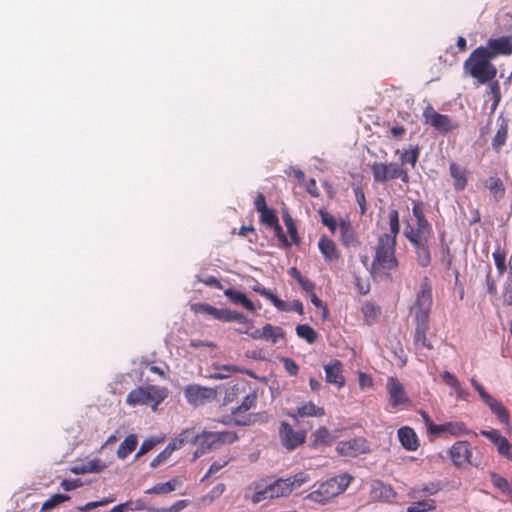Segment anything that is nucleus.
<instances>
[{
    "label": "nucleus",
    "instance_id": "obj_55",
    "mask_svg": "<svg viewBox=\"0 0 512 512\" xmlns=\"http://www.w3.org/2000/svg\"><path fill=\"white\" fill-rule=\"evenodd\" d=\"M193 311L197 313L207 314L216 319V314L218 311V308L207 304V303H197L192 306Z\"/></svg>",
    "mask_w": 512,
    "mask_h": 512
},
{
    "label": "nucleus",
    "instance_id": "obj_59",
    "mask_svg": "<svg viewBox=\"0 0 512 512\" xmlns=\"http://www.w3.org/2000/svg\"><path fill=\"white\" fill-rule=\"evenodd\" d=\"M481 434L488 438L497 447L502 443L503 440L507 439L506 437L502 436L501 433L496 429L489 431L483 430L481 431Z\"/></svg>",
    "mask_w": 512,
    "mask_h": 512
},
{
    "label": "nucleus",
    "instance_id": "obj_50",
    "mask_svg": "<svg viewBox=\"0 0 512 512\" xmlns=\"http://www.w3.org/2000/svg\"><path fill=\"white\" fill-rule=\"evenodd\" d=\"M69 499H70L69 495H66V494H54V495H52L48 500H46L42 504V508L41 509L43 511L50 510V509L56 507L57 505L65 502V501H68Z\"/></svg>",
    "mask_w": 512,
    "mask_h": 512
},
{
    "label": "nucleus",
    "instance_id": "obj_15",
    "mask_svg": "<svg viewBox=\"0 0 512 512\" xmlns=\"http://www.w3.org/2000/svg\"><path fill=\"white\" fill-rule=\"evenodd\" d=\"M492 59L503 55L510 56L512 54V37L502 36L499 38H491L487 41L486 45L483 46Z\"/></svg>",
    "mask_w": 512,
    "mask_h": 512
},
{
    "label": "nucleus",
    "instance_id": "obj_18",
    "mask_svg": "<svg viewBox=\"0 0 512 512\" xmlns=\"http://www.w3.org/2000/svg\"><path fill=\"white\" fill-rule=\"evenodd\" d=\"M429 322L430 320H424V319H421V320H415V331H414V336H413V343H414V346L416 347V349H427V350H432L433 349V345L432 343L429 341V339L427 338V333L429 331Z\"/></svg>",
    "mask_w": 512,
    "mask_h": 512
},
{
    "label": "nucleus",
    "instance_id": "obj_32",
    "mask_svg": "<svg viewBox=\"0 0 512 512\" xmlns=\"http://www.w3.org/2000/svg\"><path fill=\"white\" fill-rule=\"evenodd\" d=\"M332 441V436L330 431L325 426H320L315 432L311 435V445L312 447L318 446H327L330 445Z\"/></svg>",
    "mask_w": 512,
    "mask_h": 512
},
{
    "label": "nucleus",
    "instance_id": "obj_53",
    "mask_svg": "<svg viewBox=\"0 0 512 512\" xmlns=\"http://www.w3.org/2000/svg\"><path fill=\"white\" fill-rule=\"evenodd\" d=\"M310 480V477L308 474L304 472H299L289 478H285V481L289 484H291V492L294 488H298L308 482Z\"/></svg>",
    "mask_w": 512,
    "mask_h": 512
},
{
    "label": "nucleus",
    "instance_id": "obj_58",
    "mask_svg": "<svg viewBox=\"0 0 512 512\" xmlns=\"http://www.w3.org/2000/svg\"><path fill=\"white\" fill-rule=\"evenodd\" d=\"M189 505V500H178L169 507L155 509V512H180Z\"/></svg>",
    "mask_w": 512,
    "mask_h": 512
},
{
    "label": "nucleus",
    "instance_id": "obj_47",
    "mask_svg": "<svg viewBox=\"0 0 512 512\" xmlns=\"http://www.w3.org/2000/svg\"><path fill=\"white\" fill-rule=\"evenodd\" d=\"M296 333L298 337L306 340L309 344L314 343L317 340L316 331L308 324H299L296 327Z\"/></svg>",
    "mask_w": 512,
    "mask_h": 512
},
{
    "label": "nucleus",
    "instance_id": "obj_6",
    "mask_svg": "<svg viewBox=\"0 0 512 512\" xmlns=\"http://www.w3.org/2000/svg\"><path fill=\"white\" fill-rule=\"evenodd\" d=\"M433 304L432 297V284L430 279L425 276L420 283L419 289L416 293L414 303V319L415 320H430V312Z\"/></svg>",
    "mask_w": 512,
    "mask_h": 512
},
{
    "label": "nucleus",
    "instance_id": "obj_33",
    "mask_svg": "<svg viewBox=\"0 0 512 512\" xmlns=\"http://www.w3.org/2000/svg\"><path fill=\"white\" fill-rule=\"evenodd\" d=\"M361 312L363 314L365 323L371 326L377 322L379 316L381 315V308L378 305L366 302L362 306Z\"/></svg>",
    "mask_w": 512,
    "mask_h": 512
},
{
    "label": "nucleus",
    "instance_id": "obj_25",
    "mask_svg": "<svg viewBox=\"0 0 512 512\" xmlns=\"http://www.w3.org/2000/svg\"><path fill=\"white\" fill-rule=\"evenodd\" d=\"M289 415L298 422L299 418L323 417L325 415V409L315 405L312 401H308L299 406L295 413H291Z\"/></svg>",
    "mask_w": 512,
    "mask_h": 512
},
{
    "label": "nucleus",
    "instance_id": "obj_36",
    "mask_svg": "<svg viewBox=\"0 0 512 512\" xmlns=\"http://www.w3.org/2000/svg\"><path fill=\"white\" fill-rule=\"evenodd\" d=\"M268 485L271 490V495L274 499L286 497L291 493V484L287 483L284 478H279Z\"/></svg>",
    "mask_w": 512,
    "mask_h": 512
},
{
    "label": "nucleus",
    "instance_id": "obj_61",
    "mask_svg": "<svg viewBox=\"0 0 512 512\" xmlns=\"http://www.w3.org/2000/svg\"><path fill=\"white\" fill-rule=\"evenodd\" d=\"M230 459L228 460H224V461H215L213 462L207 473L204 475V477L201 479V481H205L206 479H208L211 475L217 473L218 471H220L223 467H225L228 463H229Z\"/></svg>",
    "mask_w": 512,
    "mask_h": 512
},
{
    "label": "nucleus",
    "instance_id": "obj_62",
    "mask_svg": "<svg viewBox=\"0 0 512 512\" xmlns=\"http://www.w3.org/2000/svg\"><path fill=\"white\" fill-rule=\"evenodd\" d=\"M281 362H282L285 370L291 376H296L298 374L299 367H298L297 363L293 359L288 358V357H282L281 358Z\"/></svg>",
    "mask_w": 512,
    "mask_h": 512
},
{
    "label": "nucleus",
    "instance_id": "obj_27",
    "mask_svg": "<svg viewBox=\"0 0 512 512\" xmlns=\"http://www.w3.org/2000/svg\"><path fill=\"white\" fill-rule=\"evenodd\" d=\"M252 490V488H249ZM245 497L250 499L252 503L258 504L265 500L274 499L271 495V490L268 484H264L263 482L254 483L253 493L249 495L246 493Z\"/></svg>",
    "mask_w": 512,
    "mask_h": 512
},
{
    "label": "nucleus",
    "instance_id": "obj_37",
    "mask_svg": "<svg viewBox=\"0 0 512 512\" xmlns=\"http://www.w3.org/2000/svg\"><path fill=\"white\" fill-rule=\"evenodd\" d=\"M137 444V437L134 434L128 435L120 444L117 450V457L119 459H125L130 453H132L136 449Z\"/></svg>",
    "mask_w": 512,
    "mask_h": 512
},
{
    "label": "nucleus",
    "instance_id": "obj_60",
    "mask_svg": "<svg viewBox=\"0 0 512 512\" xmlns=\"http://www.w3.org/2000/svg\"><path fill=\"white\" fill-rule=\"evenodd\" d=\"M112 501H113V499H106L105 498V499H102V500H99V501L88 502L85 505L77 506V510H79L81 512H86V511L95 509V508L100 507V506H106L107 504H109Z\"/></svg>",
    "mask_w": 512,
    "mask_h": 512
},
{
    "label": "nucleus",
    "instance_id": "obj_43",
    "mask_svg": "<svg viewBox=\"0 0 512 512\" xmlns=\"http://www.w3.org/2000/svg\"><path fill=\"white\" fill-rule=\"evenodd\" d=\"M263 339L271 341L273 344H276L280 339L284 338V332L282 328L275 327L271 324H266L262 328Z\"/></svg>",
    "mask_w": 512,
    "mask_h": 512
},
{
    "label": "nucleus",
    "instance_id": "obj_46",
    "mask_svg": "<svg viewBox=\"0 0 512 512\" xmlns=\"http://www.w3.org/2000/svg\"><path fill=\"white\" fill-rule=\"evenodd\" d=\"M435 509L436 501L428 499L413 503L407 508V512H433Z\"/></svg>",
    "mask_w": 512,
    "mask_h": 512
},
{
    "label": "nucleus",
    "instance_id": "obj_23",
    "mask_svg": "<svg viewBox=\"0 0 512 512\" xmlns=\"http://www.w3.org/2000/svg\"><path fill=\"white\" fill-rule=\"evenodd\" d=\"M318 247L326 262L337 261L341 257L335 242L327 236L320 237Z\"/></svg>",
    "mask_w": 512,
    "mask_h": 512
},
{
    "label": "nucleus",
    "instance_id": "obj_42",
    "mask_svg": "<svg viewBox=\"0 0 512 512\" xmlns=\"http://www.w3.org/2000/svg\"><path fill=\"white\" fill-rule=\"evenodd\" d=\"M257 401V393L255 391H251L247 393L241 402V404L231 410V413L233 415L245 413L246 411L250 410L252 407L256 405Z\"/></svg>",
    "mask_w": 512,
    "mask_h": 512
},
{
    "label": "nucleus",
    "instance_id": "obj_40",
    "mask_svg": "<svg viewBox=\"0 0 512 512\" xmlns=\"http://www.w3.org/2000/svg\"><path fill=\"white\" fill-rule=\"evenodd\" d=\"M441 490L440 482H429L422 484L421 486L415 487L412 490V495L414 497H423L434 495Z\"/></svg>",
    "mask_w": 512,
    "mask_h": 512
},
{
    "label": "nucleus",
    "instance_id": "obj_44",
    "mask_svg": "<svg viewBox=\"0 0 512 512\" xmlns=\"http://www.w3.org/2000/svg\"><path fill=\"white\" fill-rule=\"evenodd\" d=\"M446 433L458 437L469 434V429L462 421H451L445 423Z\"/></svg>",
    "mask_w": 512,
    "mask_h": 512
},
{
    "label": "nucleus",
    "instance_id": "obj_39",
    "mask_svg": "<svg viewBox=\"0 0 512 512\" xmlns=\"http://www.w3.org/2000/svg\"><path fill=\"white\" fill-rule=\"evenodd\" d=\"M508 138V124L502 121L495 136L492 139V148L499 152L501 148L506 144Z\"/></svg>",
    "mask_w": 512,
    "mask_h": 512
},
{
    "label": "nucleus",
    "instance_id": "obj_10",
    "mask_svg": "<svg viewBox=\"0 0 512 512\" xmlns=\"http://www.w3.org/2000/svg\"><path fill=\"white\" fill-rule=\"evenodd\" d=\"M281 445L288 451H293L306 441L305 430H295L288 422L282 421L278 429Z\"/></svg>",
    "mask_w": 512,
    "mask_h": 512
},
{
    "label": "nucleus",
    "instance_id": "obj_22",
    "mask_svg": "<svg viewBox=\"0 0 512 512\" xmlns=\"http://www.w3.org/2000/svg\"><path fill=\"white\" fill-rule=\"evenodd\" d=\"M216 319L222 322H238L240 324L247 325L248 327L246 330H238L240 333H248L249 328L252 326L251 320H249L245 315L229 309L218 308Z\"/></svg>",
    "mask_w": 512,
    "mask_h": 512
},
{
    "label": "nucleus",
    "instance_id": "obj_54",
    "mask_svg": "<svg viewBox=\"0 0 512 512\" xmlns=\"http://www.w3.org/2000/svg\"><path fill=\"white\" fill-rule=\"evenodd\" d=\"M260 221L264 225L271 227L272 225L277 224L278 216L273 209L267 208L260 212Z\"/></svg>",
    "mask_w": 512,
    "mask_h": 512
},
{
    "label": "nucleus",
    "instance_id": "obj_26",
    "mask_svg": "<svg viewBox=\"0 0 512 512\" xmlns=\"http://www.w3.org/2000/svg\"><path fill=\"white\" fill-rule=\"evenodd\" d=\"M340 228V241L343 246L356 247L359 245V241L353 226L349 220H341L339 223Z\"/></svg>",
    "mask_w": 512,
    "mask_h": 512
},
{
    "label": "nucleus",
    "instance_id": "obj_7",
    "mask_svg": "<svg viewBox=\"0 0 512 512\" xmlns=\"http://www.w3.org/2000/svg\"><path fill=\"white\" fill-rule=\"evenodd\" d=\"M425 205L422 201H412V214L415 223L407 222L404 229V235L432 234V227L425 216Z\"/></svg>",
    "mask_w": 512,
    "mask_h": 512
},
{
    "label": "nucleus",
    "instance_id": "obj_9",
    "mask_svg": "<svg viewBox=\"0 0 512 512\" xmlns=\"http://www.w3.org/2000/svg\"><path fill=\"white\" fill-rule=\"evenodd\" d=\"M423 117L426 124L431 125L441 134H447L459 127V124L450 116L436 112L431 106L425 108L423 111Z\"/></svg>",
    "mask_w": 512,
    "mask_h": 512
},
{
    "label": "nucleus",
    "instance_id": "obj_3",
    "mask_svg": "<svg viewBox=\"0 0 512 512\" xmlns=\"http://www.w3.org/2000/svg\"><path fill=\"white\" fill-rule=\"evenodd\" d=\"M352 479L353 477L347 473L332 477L323 482L316 490L310 492L306 496V499L311 502L325 504L332 498L343 493Z\"/></svg>",
    "mask_w": 512,
    "mask_h": 512
},
{
    "label": "nucleus",
    "instance_id": "obj_35",
    "mask_svg": "<svg viewBox=\"0 0 512 512\" xmlns=\"http://www.w3.org/2000/svg\"><path fill=\"white\" fill-rule=\"evenodd\" d=\"M487 188L489 189L491 195L495 199V201H500L505 197V186L503 181L497 177L493 176L488 179Z\"/></svg>",
    "mask_w": 512,
    "mask_h": 512
},
{
    "label": "nucleus",
    "instance_id": "obj_41",
    "mask_svg": "<svg viewBox=\"0 0 512 512\" xmlns=\"http://www.w3.org/2000/svg\"><path fill=\"white\" fill-rule=\"evenodd\" d=\"M487 95L491 97L492 104L490 113L493 114L501 101V87L498 81H490L487 88Z\"/></svg>",
    "mask_w": 512,
    "mask_h": 512
},
{
    "label": "nucleus",
    "instance_id": "obj_16",
    "mask_svg": "<svg viewBox=\"0 0 512 512\" xmlns=\"http://www.w3.org/2000/svg\"><path fill=\"white\" fill-rule=\"evenodd\" d=\"M449 456L456 467L471 464L472 452L468 441H457L449 449Z\"/></svg>",
    "mask_w": 512,
    "mask_h": 512
},
{
    "label": "nucleus",
    "instance_id": "obj_31",
    "mask_svg": "<svg viewBox=\"0 0 512 512\" xmlns=\"http://www.w3.org/2000/svg\"><path fill=\"white\" fill-rule=\"evenodd\" d=\"M181 484V481L178 478H173L165 483H157L153 487L145 490L146 494H169L176 490V488Z\"/></svg>",
    "mask_w": 512,
    "mask_h": 512
},
{
    "label": "nucleus",
    "instance_id": "obj_30",
    "mask_svg": "<svg viewBox=\"0 0 512 512\" xmlns=\"http://www.w3.org/2000/svg\"><path fill=\"white\" fill-rule=\"evenodd\" d=\"M247 387L245 382H239L226 388L223 403L227 405L237 401L241 395L246 393Z\"/></svg>",
    "mask_w": 512,
    "mask_h": 512
},
{
    "label": "nucleus",
    "instance_id": "obj_4",
    "mask_svg": "<svg viewBox=\"0 0 512 512\" xmlns=\"http://www.w3.org/2000/svg\"><path fill=\"white\" fill-rule=\"evenodd\" d=\"M168 396V390L165 387L156 385L139 386L126 397V403L129 406L135 407L138 405L151 406L156 410L157 406L165 400Z\"/></svg>",
    "mask_w": 512,
    "mask_h": 512
},
{
    "label": "nucleus",
    "instance_id": "obj_19",
    "mask_svg": "<svg viewBox=\"0 0 512 512\" xmlns=\"http://www.w3.org/2000/svg\"><path fill=\"white\" fill-rule=\"evenodd\" d=\"M370 496L376 501L392 502L396 498V492L391 485L385 484L380 480H374L370 485Z\"/></svg>",
    "mask_w": 512,
    "mask_h": 512
},
{
    "label": "nucleus",
    "instance_id": "obj_57",
    "mask_svg": "<svg viewBox=\"0 0 512 512\" xmlns=\"http://www.w3.org/2000/svg\"><path fill=\"white\" fill-rule=\"evenodd\" d=\"M454 256L448 245H442L441 249V263L444 265L445 269L449 270L452 267Z\"/></svg>",
    "mask_w": 512,
    "mask_h": 512
},
{
    "label": "nucleus",
    "instance_id": "obj_64",
    "mask_svg": "<svg viewBox=\"0 0 512 512\" xmlns=\"http://www.w3.org/2000/svg\"><path fill=\"white\" fill-rule=\"evenodd\" d=\"M269 301L279 310L283 312L290 311V305L286 303L285 301L278 298L274 293L268 294Z\"/></svg>",
    "mask_w": 512,
    "mask_h": 512
},
{
    "label": "nucleus",
    "instance_id": "obj_21",
    "mask_svg": "<svg viewBox=\"0 0 512 512\" xmlns=\"http://www.w3.org/2000/svg\"><path fill=\"white\" fill-rule=\"evenodd\" d=\"M449 173L453 180V187L456 191H463L468 184L469 170L455 162L449 164Z\"/></svg>",
    "mask_w": 512,
    "mask_h": 512
},
{
    "label": "nucleus",
    "instance_id": "obj_2",
    "mask_svg": "<svg viewBox=\"0 0 512 512\" xmlns=\"http://www.w3.org/2000/svg\"><path fill=\"white\" fill-rule=\"evenodd\" d=\"M396 240L387 236H380L375 250L372 262V268L375 273L388 275L391 271H396L399 261L396 258Z\"/></svg>",
    "mask_w": 512,
    "mask_h": 512
},
{
    "label": "nucleus",
    "instance_id": "obj_48",
    "mask_svg": "<svg viewBox=\"0 0 512 512\" xmlns=\"http://www.w3.org/2000/svg\"><path fill=\"white\" fill-rule=\"evenodd\" d=\"M490 477L491 482L496 489L507 495H512V488L506 478L497 473H491Z\"/></svg>",
    "mask_w": 512,
    "mask_h": 512
},
{
    "label": "nucleus",
    "instance_id": "obj_56",
    "mask_svg": "<svg viewBox=\"0 0 512 512\" xmlns=\"http://www.w3.org/2000/svg\"><path fill=\"white\" fill-rule=\"evenodd\" d=\"M496 268L499 272V275H503L507 269L506 267V256L500 250H496L492 254Z\"/></svg>",
    "mask_w": 512,
    "mask_h": 512
},
{
    "label": "nucleus",
    "instance_id": "obj_49",
    "mask_svg": "<svg viewBox=\"0 0 512 512\" xmlns=\"http://www.w3.org/2000/svg\"><path fill=\"white\" fill-rule=\"evenodd\" d=\"M269 420V415L267 412H259V413H255V414H250L246 420H235V424L236 425H240V426H248V425H252L256 422H259V423H266L268 422Z\"/></svg>",
    "mask_w": 512,
    "mask_h": 512
},
{
    "label": "nucleus",
    "instance_id": "obj_34",
    "mask_svg": "<svg viewBox=\"0 0 512 512\" xmlns=\"http://www.w3.org/2000/svg\"><path fill=\"white\" fill-rule=\"evenodd\" d=\"M214 369L216 370L213 374H211V378L213 379H225L228 378L232 373L240 372L245 374H250L245 369H241L236 365H214Z\"/></svg>",
    "mask_w": 512,
    "mask_h": 512
},
{
    "label": "nucleus",
    "instance_id": "obj_12",
    "mask_svg": "<svg viewBox=\"0 0 512 512\" xmlns=\"http://www.w3.org/2000/svg\"><path fill=\"white\" fill-rule=\"evenodd\" d=\"M336 452L344 457H357L369 453L370 446L364 437H356L339 441L336 445Z\"/></svg>",
    "mask_w": 512,
    "mask_h": 512
},
{
    "label": "nucleus",
    "instance_id": "obj_63",
    "mask_svg": "<svg viewBox=\"0 0 512 512\" xmlns=\"http://www.w3.org/2000/svg\"><path fill=\"white\" fill-rule=\"evenodd\" d=\"M497 451L502 457L512 461V444L508 439L502 441V443L497 447Z\"/></svg>",
    "mask_w": 512,
    "mask_h": 512
},
{
    "label": "nucleus",
    "instance_id": "obj_17",
    "mask_svg": "<svg viewBox=\"0 0 512 512\" xmlns=\"http://www.w3.org/2000/svg\"><path fill=\"white\" fill-rule=\"evenodd\" d=\"M325 380L328 383L335 385L338 389L345 386V377L342 371L341 361L335 359L330 361L324 366Z\"/></svg>",
    "mask_w": 512,
    "mask_h": 512
},
{
    "label": "nucleus",
    "instance_id": "obj_28",
    "mask_svg": "<svg viewBox=\"0 0 512 512\" xmlns=\"http://www.w3.org/2000/svg\"><path fill=\"white\" fill-rule=\"evenodd\" d=\"M225 296H227L231 302L234 304H240L248 311L254 312L255 306L253 302L241 291L228 288L224 291Z\"/></svg>",
    "mask_w": 512,
    "mask_h": 512
},
{
    "label": "nucleus",
    "instance_id": "obj_38",
    "mask_svg": "<svg viewBox=\"0 0 512 512\" xmlns=\"http://www.w3.org/2000/svg\"><path fill=\"white\" fill-rule=\"evenodd\" d=\"M420 155V148L418 145L411 147L410 149L404 150L400 154V162L399 164H402L403 167H405L406 164H409L411 168H415L418 159Z\"/></svg>",
    "mask_w": 512,
    "mask_h": 512
},
{
    "label": "nucleus",
    "instance_id": "obj_45",
    "mask_svg": "<svg viewBox=\"0 0 512 512\" xmlns=\"http://www.w3.org/2000/svg\"><path fill=\"white\" fill-rule=\"evenodd\" d=\"M389 226L390 233H385L382 236H387L388 238H392L397 241V236L400 232V222H399V213L397 210L393 209L389 212Z\"/></svg>",
    "mask_w": 512,
    "mask_h": 512
},
{
    "label": "nucleus",
    "instance_id": "obj_14",
    "mask_svg": "<svg viewBox=\"0 0 512 512\" xmlns=\"http://www.w3.org/2000/svg\"><path fill=\"white\" fill-rule=\"evenodd\" d=\"M386 389L389 394V403L392 407L408 405L410 403L404 386L396 377L388 378Z\"/></svg>",
    "mask_w": 512,
    "mask_h": 512
},
{
    "label": "nucleus",
    "instance_id": "obj_11",
    "mask_svg": "<svg viewBox=\"0 0 512 512\" xmlns=\"http://www.w3.org/2000/svg\"><path fill=\"white\" fill-rule=\"evenodd\" d=\"M471 385L473 388L478 392L479 396L481 397L482 401L490 408V410L497 416L498 420L504 424L509 425L510 422V413L509 411L503 406L501 402L496 400L494 397H492L490 394H488L483 386L474 378L470 380Z\"/></svg>",
    "mask_w": 512,
    "mask_h": 512
},
{
    "label": "nucleus",
    "instance_id": "obj_8",
    "mask_svg": "<svg viewBox=\"0 0 512 512\" xmlns=\"http://www.w3.org/2000/svg\"><path fill=\"white\" fill-rule=\"evenodd\" d=\"M411 243L415 252L416 262L419 266L426 268L431 264V251L429 243L432 234L404 235Z\"/></svg>",
    "mask_w": 512,
    "mask_h": 512
},
{
    "label": "nucleus",
    "instance_id": "obj_1",
    "mask_svg": "<svg viewBox=\"0 0 512 512\" xmlns=\"http://www.w3.org/2000/svg\"><path fill=\"white\" fill-rule=\"evenodd\" d=\"M491 60L488 52L483 49V46H480L465 60L464 71L481 84L490 82L497 75V68L491 63Z\"/></svg>",
    "mask_w": 512,
    "mask_h": 512
},
{
    "label": "nucleus",
    "instance_id": "obj_52",
    "mask_svg": "<svg viewBox=\"0 0 512 512\" xmlns=\"http://www.w3.org/2000/svg\"><path fill=\"white\" fill-rule=\"evenodd\" d=\"M319 215L321 217L322 224L326 226L332 234H335L337 230V221L335 217L323 209L319 210Z\"/></svg>",
    "mask_w": 512,
    "mask_h": 512
},
{
    "label": "nucleus",
    "instance_id": "obj_51",
    "mask_svg": "<svg viewBox=\"0 0 512 512\" xmlns=\"http://www.w3.org/2000/svg\"><path fill=\"white\" fill-rule=\"evenodd\" d=\"M353 192L355 195L356 202L359 205L360 214L364 215L367 211V201L364 190L361 185H353Z\"/></svg>",
    "mask_w": 512,
    "mask_h": 512
},
{
    "label": "nucleus",
    "instance_id": "obj_5",
    "mask_svg": "<svg viewBox=\"0 0 512 512\" xmlns=\"http://www.w3.org/2000/svg\"><path fill=\"white\" fill-rule=\"evenodd\" d=\"M373 180L376 183H386L400 179L404 184L410 182L408 170L398 162H374L370 165Z\"/></svg>",
    "mask_w": 512,
    "mask_h": 512
},
{
    "label": "nucleus",
    "instance_id": "obj_29",
    "mask_svg": "<svg viewBox=\"0 0 512 512\" xmlns=\"http://www.w3.org/2000/svg\"><path fill=\"white\" fill-rule=\"evenodd\" d=\"M441 378L448 386L454 389L458 398L462 400H466L468 398L469 393L462 388L460 381L454 374L449 371H444L441 374Z\"/></svg>",
    "mask_w": 512,
    "mask_h": 512
},
{
    "label": "nucleus",
    "instance_id": "obj_24",
    "mask_svg": "<svg viewBox=\"0 0 512 512\" xmlns=\"http://www.w3.org/2000/svg\"><path fill=\"white\" fill-rule=\"evenodd\" d=\"M398 439L407 451H416L419 447V440L416 432L409 426L398 429Z\"/></svg>",
    "mask_w": 512,
    "mask_h": 512
},
{
    "label": "nucleus",
    "instance_id": "obj_20",
    "mask_svg": "<svg viewBox=\"0 0 512 512\" xmlns=\"http://www.w3.org/2000/svg\"><path fill=\"white\" fill-rule=\"evenodd\" d=\"M200 437L203 440V444H207L209 448L217 443L231 444L239 439L234 431L203 432Z\"/></svg>",
    "mask_w": 512,
    "mask_h": 512
},
{
    "label": "nucleus",
    "instance_id": "obj_13",
    "mask_svg": "<svg viewBox=\"0 0 512 512\" xmlns=\"http://www.w3.org/2000/svg\"><path fill=\"white\" fill-rule=\"evenodd\" d=\"M184 395L189 404L199 406L210 399H215L217 392L213 388L191 384L185 388Z\"/></svg>",
    "mask_w": 512,
    "mask_h": 512
}]
</instances>
